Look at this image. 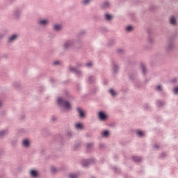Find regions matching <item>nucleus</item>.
<instances>
[{
  "instance_id": "1",
  "label": "nucleus",
  "mask_w": 178,
  "mask_h": 178,
  "mask_svg": "<svg viewBox=\"0 0 178 178\" xmlns=\"http://www.w3.org/2000/svg\"><path fill=\"white\" fill-rule=\"evenodd\" d=\"M57 102L60 106H63L65 109H72V104L69 102L63 99L62 97L58 98Z\"/></svg>"
},
{
  "instance_id": "2",
  "label": "nucleus",
  "mask_w": 178,
  "mask_h": 178,
  "mask_svg": "<svg viewBox=\"0 0 178 178\" xmlns=\"http://www.w3.org/2000/svg\"><path fill=\"white\" fill-rule=\"evenodd\" d=\"M99 118L100 120H105V119H106L107 116H106V114H105L102 112H99Z\"/></svg>"
},
{
  "instance_id": "3",
  "label": "nucleus",
  "mask_w": 178,
  "mask_h": 178,
  "mask_svg": "<svg viewBox=\"0 0 178 178\" xmlns=\"http://www.w3.org/2000/svg\"><path fill=\"white\" fill-rule=\"evenodd\" d=\"M77 111L79 113L80 118H84V111L81 110V108H77Z\"/></svg>"
},
{
  "instance_id": "4",
  "label": "nucleus",
  "mask_w": 178,
  "mask_h": 178,
  "mask_svg": "<svg viewBox=\"0 0 178 178\" xmlns=\"http://www.w3.org/2000/svg\"><path fill=\"white\" fill-rule=\"evenodd\" d=\"M23 145H24V147H29L30 145V141L27 139L24 140Z\"/></svg>"
},
{
  "instance_id": "5",
  "label": "nucleus",
  "mask_w": 178,
  "mask_h": 178,
  "mask_svg": "<svg viewBox=\"0 0 178 178\" xmlns=\"http://www.w3.org/2000/svg\"><path fill=\"white\" fill-rule=\"evenodd\" d=\"M54 30L56 31H59V30H62V25L56 24L54 25Z\"/></svg>"
},
{
  "instance_id": "6",
  "label": "nucleus",
  "mask_w": 178,
  "mask_h": 178,
  "mask_svg": "<svg viewBox=\"0 0 178 178\" xmlns=\"http://www.w3.org/2000/svg\"><path fill=\"white\" fill-rule=\"evenodd\" d=\"M31 175L33 177H37L38 176V174L37 173V171H35V170H31Z\"/></svg>"
},
{
  "instance_id": "7",
  "label": "nucleus",
  "mask_w": 178,
  "mask_h": 178,
  "mask_svg": "<svg viewBox=\"0 0 178 178\" xmlns=\"http://www.w3.org/2000/svg\"><path fill=\"white\" fill-rule=\"evenodd\" d=\"M170 22L171 24H176V18H175V17H171L170 19Z\"/></svg>"
},
{
  "instance_id": "8",
  "label": "nucleus",
  "mask_w": 178,
  "mask_h": 178,
  "mask_svg": "<svg viewBox=\"0 0 178 178\" xmlns=\"http://www.w3.org/2000/svg\"><path fill=\"white\" fill-rule=\"evenodd\" d=\"M39 23L40 24H42V26H45L46 24H48V21L43 19V20H40Z\"/></svg>"
},
{
  "instance_id": "9",
  "label": "nucleus",
  "mask_w": 178,
  "mask_h": 178,
  "mask_svg": "<svg viewBox=\"0 0 178 178\" xmlns=\"http://www.w3.org/2000/svg\"><path fill=\"white\" fill-rule=\"evenodd\" d=\"M16 38H17V35H14L11 36V37L9 38V42H12V41H15V40H16Z\"/></svg>"
},
{
  "instance_id": "10",
  "label": "nucleus",
  "mask_w": 178,
  "mask_h": 178,
  "mask_svg": "<svg viewBox=\"0 0 178 178\" xmlns=\"http://www.w3.org/2000/svg\"><path fill=\"white\" fill-rule=\"evenodd\" d=\"M136 134H137V136H138V137H143L145 135L144 132L141 131H138L136 132Z\"/></svg>"
},
{
  "instance_id": "11",
  "label": "nucleus",
  "mask_w": 178,
  "mask_h": 178,
  "mask_svg": "<svg viewBox=\"0 0 178 178\" xmlns=\"http://www.w3.org/2000/svg\"><path fill=\"white\" fill-rule=\"evenodd\" d=\"M76 129H77L78 130H81V129H83V125L81 124H76L75 125Z\"/></svg>"
},
{
  "instance_id": "12",
  "label": "nucleus",
  "mask_w": 178,
  "mask_h": 178,
  "mask_svg": "<svg viewBox=\"0 0 178 178\" xmlns=\"http://www.w3.org/2000/svg\"><path fill=\"white\" fill-rule=\"evenodd\" d=\"M102 136L104 137H108V136H109V131H104L102 132Z\"/></svg>"
},
{
  "instance_id": "13",
  "label": "nucleus",
  "mask_w": 178,
  "mask_h": 178,
  "mask_svg": "<svg viewBox=\"0 0 178 178\" xmlns=\"http://www.w3.org/2000/svg\"><path fill=\"white\" fill-rule=\"evenodd\" d=\"M105 17H106V20H111V19H112V16L109 14H106Z\"/></svg>"
},
{
  "instance_id": "14",
  "label": "nucleus",
  "mask_w": 178,
  "mask_h": 178,
  "mask_svg": "<svg viewBox=\"0 0 178 178\" xmlns=\"http://www.w3.org/2000/svg\"><path fill=\"white\" fill-rule=\"evenodd\" d=\"M70 45H71L70 42H67L65 44V45H64V48L67 49V48H69V47H70Z\"/></svg>"
},
{
  "instance_id": "15",
  "label": "nucleus",
  "mask_w": 178,
  "mask_h": 178,
  "mask_svg": "<svg viewBox=\"0 0 178 178\" xmlns=\"http://www.w3.org/2000/svg\"><path fill=\"white\" fill-rule=\"evenodd\" d=\"M126 30H127V31L130 33V31H132V30H133V26H127Z\"/></svg>"
},
{
  "instance_id": "16",
  "label": "nucleus",
  "mask_w": 178,
  "mask_h": 178,
  "mask_svg": "<svg viewBox=\"0 0 178 178\" xmlns=\"http://www.w3.org/2000/svg\"><path fill=\"white\" fill-rule=\"evenodd\" d=\"M109 92H110V94H111V95H113V96L116 95V92H115V90H113V89H111V90H109Z\"/></svg>"
},
{
  "instance_id": "17",
  "label": "nucleus",
  "mask_w": 178,
  "mask_h": 178,
  "mask_svg": "<svg viewBox=\"0 0 178 178\" xmlns=\"http://www.w3.org/2000/svg\"><path fill=\"white\" fill-rule=\"evenodd\" d=\"M90 2H91V0H85L83 2V5H88Z\"/></svg>"
},
{
  "instance_id": "18",
  "label": "nucleus",
  "mask_w": 178,
  "mask_h": 178,
  "mask_svg": "<svg viewBox=\"0 0 178 178\" xmlns=\"http://www.w3.org/2000/svg\"><path fill=\"white\" fill-rule=\"evenodd\" d=\"M134 160L136 161V162H140L141 161V159L140 157H134Z\"/></svg>"
},
{
  "instance_id": "19",
  "label": "nucleus",
  "mask_w": 178,
  "mask_h": 178,
  "mask_svg": "<svg viewBox=\"0 0 178 178\" xmlns=\"http://www.w3.org/2000/svg\"><path fill=\"white\" fill-rule=\"evenodd\" d=\"M70 178H77V175L76 174H70Z\"/></svg>"
},
{
  "instance_id": "20",
  "label": "nucleus",
  "mask_w": 178,
  "mask_h": 178,
  "mask_svg": "<svg viewBox=\"0 0 178 178\" xmlns=\"http://www.w3.org/2000/svg\"><path fill=\"white\" fill-rule=\"evenodd\" d=\"M141 68H142L143 72L145 73V66L144 65H142Z\"/></svg>"
},
{
  "instance_id": "21",
  "label": "nucleus",
  "mask_w": 178,
  "mask_h": 178,
  "mask_svg": "<svg viewBox=\"0 0 178 178\" xmlns=\"http://www.w3.org/2000/svg\"><path fill=\"white\" fill-rule=\"evenodd\" d=\"M86 66H87L88 67H91V66H92V63H87V64H86Z\"/></svg>"
},
{
  "instance_id": "22",
  "label": "nucleus",
  "mask_w": 178,
  "mask_h": 178,
  "mask_svg": "<svg viewBox=\"0 0 178 178\" xmlns=\"http://www.w3.org/2000/svg\"><path fill=\"white\" fill-rule=\"evenodd\" d=\"M156 90H157V91H161V90H162V86H157Z\"/></svg>"
},
{
  "instance_id": "23",
  "label": "nucleus",
  "mask_w": 178,
  "mask_h": 178,
  "mask_svg": "<svg viewBox=\"0 0 178 178\" xmlns=\"http://www.w3.org/2000/svg\"><path fill=\"white\" fill-rule=\"evenodd\" d=\"M174 92H175V94H178V87H177L174 89Z\"/></svg>"
},
{
  "instance_id": "24",
  "label": "nucleus",
  "mask_w": 178,
  "mask_h": 178,
  "mask_svg": "<svg viewBox=\"0 0 178 178\" xmlns=\"http://www.w3.org/2000/svg\"><path fill=\"white\" fill-rule=\"evenodd\" d=\"M6 133V131H0V136H3V134H5Z\"/></svg>"
},
{
  "instance_id": "25",
  "label": "nucleus",
  "mask_w": 178,
  "mask_h": 178,
  "mask_svg": "<svg viewBox=\"0 0 178 178\" xmlns=\"http://www.w3.org/2000/svg\"><path fill=\"white\" fill-rule=\"evenodd\" d=\"M92 144L91 143H89L87 145V148H92Z\"/></svg>"
},
{
  "instance_id": "26",
  "label": "nucleus",
  "mask_w": 178,
  "mask_h": 178,
  "mask_svg": "<svg viewBox=\"0 0 178 178\" xmlns=\"http://www.w3.org/2000/svg\"><path fill=\"white\" fill-rule=\"evenodd\" d=\"M51 172L52 173H55V172H56V168H51Z\"/></svg>"
},
{
  "instance_id": "27",
  "label": "nucleus",
  "mask_w": 178,
  "mask_h": 178,
  "mask_svg": "<svg viewBox=\"0 0 178 178\" xmlns=\"http://www.w3.org/2000/svg\"><path fill=\"white\" fill-rule=\"evenodd\" d=\"M70 70H71L72 72H74L76 70H75L74 67H71V68H70Z\"/></svg>"
},
{
  "instance_id": "28",
  "label": "nucleus",
  "mask_w": 178,
  "mask_h": 178,
  "mask_svg": "<svg viewBox=\"0 0 178 178\" xmlns=\"http://www.w3.org/2000/svg\"><path fill=\"white\" fill-rule=\"evenodd\" d=\"M54 65H59V62L58 61L54 62Z\"/></svg>"
},
{
  "instance_id": "29",
  "label": "nucleus",
  "mask_w": 178,
  "mask_h": 178,
  "mask_svg": "<svg viewBox=\"0 0 178 178\" xmlns=\"http://www.w3.org/2000/svg\"><path fill=\"white\" fill-rule=\"evenodd\" d=\"M83 166H87V165L82 163Z\"/></svg>"
},
{
  "instance_id": "30",
  "label": "nucleus",
  "mask_w": 178,
  "mask_h": 178,
  "mask_svg": "<svg viewBox=\"0 0 178 178\" xmlns=\"http://www.w3.org/2000/svg\"><path fill=\"white\" fill-rule=\"evenodd\" d=\"M106 5H107V6H108V3H106Z\"/></svg>"
},
{
  "instance_id": "31",
  "label": "nucleus",
  "mask_w": 178,
  "mask_h": 178,
  "mask_svg": "<svg viewBox=\"0 0 178 178\" xmlns=\"http://www.w3.org/2000/svg\"><path fill=\"white\" fill-rule=\"evenodd\" d=\"M0 106H1V102H0Z\"/></svg>"
}]
</instances>
